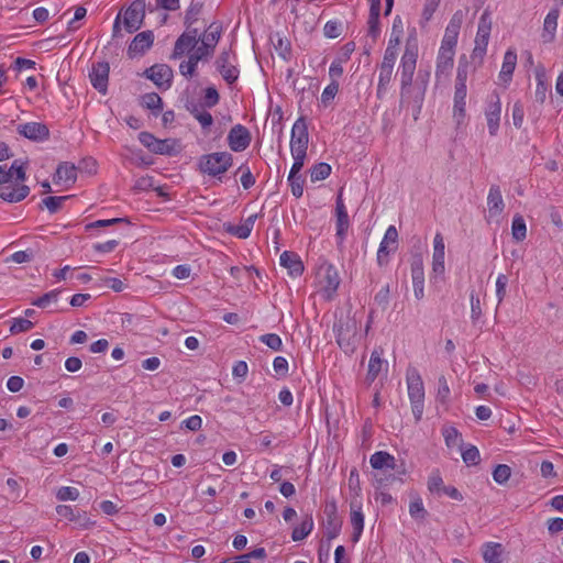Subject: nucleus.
I'll return each mask as SVG.
<instances>
[{
    "instance_id": "nucleus-49",
    "label": "nucleus",
    "mask_w": 563,
    "mask_h": 563,
    "mask_svg": "<svg viewBox=\"0 0 563 563\" xmlns=\"http://www.w3.org/2000/svg\"><path fill=\"white\" fill-rule=\"evenodd\" d=\"M445 485L443 484V479H442V476L440 474V471L439 470H434L429 478H428V489L432 493V494H441L443 487Z\"/></svg>"
},
{
    "instance_id": "nucleus-20",
    "label": "nucleus",
    "mask_w": 563,
    "mask_h": 563,
    "mask_svg": "<svg viewBox=\"0 0 563 563\" xmlns=\"http://www.w3.org/2000/svg\"><path fill=\"white\" fill-rule=\"evenodd\" d=\"M335 217H336V238L339 240V244H342L346 232L350 227V219L346 211V207L344 205L343 198H342V189L339 191L335 200Z\"/></svg>"
},
{
    "instance_id": "nucleus-64",
    "label": "nucleus",
    "mask_w": 563,
    "mask_h": 563,
    "mask_svg": "<svg viewBox=\"0 0 563 563\" xmlns=\"http://www.w3.org/2000/svg\"><path fill=\"white\" fill-rule=\"evenodd\" d=\"M238 172H242L241 184L244 189H250L255 184V177L247 166H240Z\"/></svg>"
},
{
    "instance_id": "nucleus-10",
    "label": "nucleus",
    "mask_w": 563,
    "mask_h": 563,
    "mask_svg": "<svg viewBox=\"0 0 563 563\" xmlns=\"http://www.w3.org/2000/svg\"><path fill=\"white\" fill-rule=\"evenodd\" d=\"M501 117V102L499 95L494 91L488 96L487 106L485 108V118L487 121L488 132L492 136L497 135Z\"/></svg>"
},
{
    "instance_id": "nucleus-59",
    "label": "nucleus",
    "mask_w": 563,
    "mask_h": 563,
    "mask_svg": "<svg viewBox=\"0 0 563 563\" xmlns=\"http://www.w3.org/2000/svg\"><path fill=\"white\" fill-rule=\"evenodd\" d=\"M78 496V489L70 486H63L56 493V498L60 501L76 500Z\"/></svg>"
},
{
    "instance_id": "nucleus-33",
    "label": "nucleus",
    "mask_w": 563,
    "mask_h": 563,
    "mask_svg": "<svg viewBox=\"0 0 563 563\" xmlns=\"http://www.w3.org/2000/svg\"><path fill=\"white\" fill-rule=\"evenodd\" d=\"M394 67L379 65L378 66V84L376 96L378 99H383L387 92L389 84L393 79Z\"/></svg>"
},
{
    "instance_id": "nucleus-25",
    "label": "nucleus",
    "mask_w": 563,
    "mask_h": 563,
    "mask_svg": "<svg viewBox=\"0 0 563 563\" xmlns=\"http://www.w3.org/2000/svg\"><path fill=\"white\" fill-rule=\"evenodd\" d=\"M279 263L292 277H298L303 273V264L299 255L294 252L284 251L280 255Z\"/></svg>"
},
{
    "instance_id": "nucleus-63",
    "label": "nucleus",
    "mask_w": 563,
    "mask_h": 563,
    "mask_svg": "<svg viewBox=\"0 0 563 563\" xmlns=\"http://www.w3.org/2000/svg\"><path fill=\"white\" fill-rule=\"evenodd\" d=\"M389 294H390V287L389 285H385L380 288V290L375 295V302L382 307L383 309H386L389 303Z\"/></svg>"
},
{
    "instance_id": "nucleus-9",
    "label": "nucleus",
    "mask_w": 563,
    "mask_h": 563,
    "mask_svg": "<svg viewBox=\"0 0 563 563\" xmlns=\"http://www.w3.org/2000/svg\"><path fill=\"white\" fill-rule=\"evenodd\" d=\"M145 0H134L124 11L123 24L129 33H134L142 27L145 18Z\"/></svg>"
},
{
    "instance_id": "nucleus-35",
    "label": "nucleus",
    "mask_w": 563,
    "mask_h": 563,
    "mask_svg": "<svg viewBox=\"0 0 563 563\" xmlns=\"http://www.w3.org/2000/svg\"><path fill=\"white\" fill-rule=\"evenodd\" d=\"M256 218V214H252L242 224L229 225L227 231L239 239H246L253 230Z\"/></svg>"
},
{
    "instance_id": "nucleus-48",
    "label": "nucleus",
    "mask_w": 563,
    "mask_h": 563,
    "mask_svg": "<svg viewBox=\"0 0 563 563\" xmlns=\"http://www.w3.org/2000/svg\"><path fill=\"white\" fill-rule=\"evenodd\" d=\"M68 198V196H49L42 200V206H44L51 213H56L62 208L63 202Z\"/></svg>"
},
{
    "instance_id": "nucleus-28",
    "label": "nucleus",
    "mask_w": 563,
    "mask_h": 563,
    "mask_svg": "<svg viewBox=\"0 0 563 563\" xmlns=\"http://www.w3.org/2000/svg\"><path fill=\"white\" fill-rule=\"evenodd\" d=\"M487 207L489 217H498L505 209L501 190L498 185H492L487 196Z\"/></svg>"
},
{
    "instance_id": "nucleus-18",
    "label": "nucleus",
    "mask_w": 563,
    "mask_h": 563,
    "mask_svg": "<svg viewBox=\"0 0 563 563\" xmlns=\"http://www.w3.org/2000/svg\"><path fill=\"white\" fill-rule=\"evenodd\" d=\"M16 131L20 135L33 142H43L49 139L48 126L41 122H27L19 124Z\"/></svg>"
},
{
    "instance_id": "nucleus-40",
    "label": "nucleus",
    "mask_w": 563,
    "mask_h": 563,
    "mask_svg": "<svg viewBox=\"0 0 563 563\" xmlns=\"http://www.w3.org/2000/svg\"><path fill=\"white\" fill-rule=\"evenodd\" d=\"M511 234L514 240L521 242L527 238V225L521 214H516L512 219Z\"/></svg>"
},
{
    "instance_id": "nucleus-53",
    "label": "nucleus",
    "mask_w": 563,
    "mask_h": 563,
    "mask_svg": "<svg viewBox=\"0 0 563 563\" xmlns=\"http://www.w3.org/2000/svg\"><path fill=\"white\" fill-rule=\"evenodd\" d=\"M220 96L218 90L214 87H207L205 89V95L202 99V106L203 108H213L219 103Z\"/></svg>"
},
{
    "instance_id": "nucleus-36",
    "label": "nucleus",
    "mask_w": 563,
    "mask_h": 563,
    "mask_svg": "<svg viewBox=\"0 0 563 563\" xmlns=\"http://www.w3.org/2000/svg\"><path fill=\"white\" fill-rule=\"evenodd\" d=\"M203 3L200 1L192 0L190 5L186 10L184 18V25L186 29H195L194 24H196L202 13Z\"/></svg>"
},
{
    "instance_id": "nucleus-14",
    "label": "nucleus",
    "mask_w": 563,
    "mask_h": 563,
    "mask_svg": "<svg viewBox=\"0 0 563 563\" xmlns=\"http://www.w3.org/2000/svg\"><path fill=\"white\" fill-rule=\"evenodd\" d=\"M398 245V232L395 225H389L384 234L377 251V263L384 266L388 263V256L396 251Z\"/></svg>"
},
{
    "instance_id": "nucleus-19",
    "label": "nucleus",
    "mask_w": 563,
    "mask_h": 563,
    "mask_svg": "<svg viewBox=\"0 0 563 563\" xmlns=\"http://www.w3.org/2000/svg\"><path fill=\"white\" fill-rule=\"evenodd\" d=\"M109 71L110 66L108 63L98 62L92 64L91 71L89 74L92 87L102 95H106L108 91Z\"/></svg>"
},
{
    "instance_id": "nucleus-54",
    "label": "nucleus",
    "mask_w": 563,
    "mask_h": 563,
    "mask_svg": "<svg viewBox=\"0 0 563 563\" xmlns=\"http://www.w3.org/2000/svg\"><path fill=\"white\" fill-rule=\"evenodd\" d=\"M34 327V323L24 318H15L12 320V324L10 327L11 334H18L21 332H27Z\"/></svg>"
},
{
    "instance_id": "nucleus-51",
    "label": "nucleus",
    "mask_w": 563,
    "mask_h": 563,
    "mask_svg": "<svg viewBox=\"0 0 563 563\" xmlns=\"http://www.w3.org/2000/svg\"><path fill=\"white\" fill-rule=\"evenodd\" d=\"M510 475L511 468L506 464H498L493 472V478L499 485L506 484Z\"/></svg>"
},
{
    "instance_id": "nucleus-11",
    "label": "nucleus",
    "mask_w": 563,
    "mask_h": 563,
    "mask_svg": "<svg viewBox=\"0 0 563 563\" xmlns=\"http://www.w3.org/2000/svg\"><path fill=\"white\" fill-rule=\"evenodd\" d=\"M144 76L152 80L158 89L167 90L172 86L174 73L166 64H155L145 69Z\"/></svg>"
},
{
    "instance_id": "nucleus-2",
    "label": "nucleus",
    "mask_w": 563,
    "mask_h": 563,
    "mask_svg": "<svg viewBox=\"0 0 563 563\" xmlns=\"http://www.w3.org/2000/svg\"><path fill=\"white\" fill-rule=\"evenodd\" d=\"M308 143V126L305 118L300 117L296 120L291 129L290 152L294 158V164L289 172L290 178H294V175L300 174V170L305 165Z\"/></svg>"
},
{
    "instance_id": "nucleus-41",
    "label": "nucleus",
    "mask_w": 563,
    "mask_h": 563,
    "mask_svg": "<svg viewBox=\"0 0 563 563\" xmlns=\"http://www.w3.org/2000/svg\"><path fill=\"white\" fill-rule=\"evenodd\" d=\"M331 166L328 163H318L310 169V179L312 183L324 180L331 174Z\"/></svg>"
},
{
    "instance_id": "nucleus-1",
    "label": "nucleus",
    "mask_w": 563,
    "mask_h": 563,
    "mask_svg": "<svg viewBox=\"0 0 563 563\" xmlns=\"http://www.w3.org/2000/svg\"><path fill=\"white\" fill-rule=\"evenodd\" d=\"M221 36V26L214 23L210 24L201 37V45L198 46L179 65V71L185 77L194 76L198 63L208 56H211Z\"/></svg>"
},
{
    "instance_id": "nucleus-27",
    "label": "nucleus",
    "mask_w": 563,
    "mask_h": 563,
    "mask_svg": "<svg viewBox=\"0 0 563 563\" xmlns=\"http://www.w3.org/2000/svg\"><path fill=\"white\" fill-rule=\"evenodd\" d=\"M371 466L374 470H396L399 474H405V468L397 470L395 457L385 451H378L372 454L369 459Z\"/></svg>"
},
{
    "instance_id": "nucleus-13",
    "label": "nucleus",
    "mask_w": 563,
    "mask_h": 563,
    "mask_svg": "<svg viewBox=\"0 0 563 563\" xmlns=\"http://www.w3.org/2000/svg\"><path fill=\"white\" fill-rule=\"evenodd\" d=\"M338 345L345 352L351 353L354 351L355 345L353 338L355 335V327L350 321L340 320L334 323L333 328Z\"/></svg>"
},
{
    "instance_id": "nucleus-46",
    "label": "nucleus",
    "mask_w": 563,
    "mask_h": 563,
    "mask_svg": "<svg viewBox=\"0 0 563 563\" xmlns=\"http://www.w3.org/2000/svg\"><path fill=\"white\" fill-rule=\"evenodd\" d=\"M409 514L416 520H423L428 516V511L426 510L422 499L417 497L412 499L409 504Z\"/></svg>"
},
{
    "instance_id": "nucleus-15",
    "label": "nucleus",
    "mask_w": 563,
    "mask_h": 563,
    "mask_svg": "<svg viewBox=\"0 0 563 563\" xmlns=\"http://www.w3.org/2000/svg\"><path fill=\"white\" fill-rule=\"evenodd\" d=\"M201 40L198 29H186V31L175 42L172 58L176 59L181 57L186 52L194 51Z\"/></svg>"
},
{
    "instance_id": "nucleus-23",
    "label": "nucleus",
    "mask_w": 563,
    "mask_h": 563,
    "mask_svg": "<svg viewBox=\"0 0 563 563\" xmlns=\"http://www.w3.org/2000/svg\"><path fill=\"white\" fill-rule=\"evenodd\" d=\"M445 257V245L443 236L440 232L434 235L433 239V255H432V272L435 275H443L445 271L444 266Z\"/></svg>"
},
{
    "instance_id": "nucleus-4",
    "label": "nucleus",
    "mask_w": 563,
    "mask_h": 563,
    "mask_svg": "<svg viewBox=\"0 0 563 563\" xmlns=\"http://www.w3.org/2000/svg\"><path fill=\"white\" fill-rule=\"evenodd\" d=\"M30 194L29 186L13 180L12 168L0 165V198L7 202L15 203L25 199Z\"/></svg>"
},
{
    "instance_id": "nucleus-42",
    "label": "nucleus",
    "mask_w": 563,
    "mask_h": 563,
    "mask_svg": "<svg viewBox=\"0 0 563 563\" xmlns=\"http://www.w3.org/2000/svg\"><path fill=\"white\" fill-rule=\"evenodd\" d=\"M379 14L380 9H369V15H368V35L375 41L379 34H380V27H379Z\"/></svg>"
},
{
    "instance_id": "nucleus-47",
    "label": "nucleus",
    "mask_w": 563,
    "mask_h": 563,
    "mask_svg": "<svg viewBox=\"0 0 563 563\" xmlns=\"http://www.w3.org/2000/svg\"><path fill=\"white\" fill-rule=\"evenodd\" d=\"M442 434L444 437L445 444L449 448H453L457 444H462V435L459 430L454 427H446L443 429Z\"/></svg>"
},
{
    "instance_id": "nucleus-12",
    "label": "nucleus",
    "mask_w": 563,
    "mask_h": 563,
    "mask_svg": "<svg viewBox=\"0 0 563 563\" xmlns=\"http://www.w3.org/2000/svg\"><path fill=\"white\" fill-rule=\"evenodd\" d=\"M232 57L234 53L231 49H224L216 60L217 70L229 85L234 84L240 75L238 67L231 63Z\"/></svg>"
},
{
    "instance_id": "nucleus-3",
    "label": "nucleus",
    "mask_w": 563,
    "mask_h": 563,
    "mask_svg": "<svg viewBox=\"0 0 563 563\" xmlns=\"http://www.w3.org/2000/svg\"><path fill=\"white\" fill-rule=\"evenodd\" d=\"M418 59V44L416 37H409L400 59V95L409 93Z\"/></svg>"
},
{
    "instance_id": "nucleus-60",
    "label": "nucleus",
    "mask_w": 563,
    "mask_h": 563,
    "mask_svg": "<svg viewBox=\"0 0 563 563\" xmlns=\"http://www.w3.org/2000/svg\"><path fill=\"white\" fill-rule=\"evenodd\" d=\"M397 59V48L393 45V38H389L380 65L394 67Z\"/></svg>"
},
{
    "instance_id": "nucleus-8",
    "label": "nucleus",
    "mask_w": 563,
    "mask_h": 563,
    "mask_svg": "<svg viewBox=\"0 0 563 563\" xmlns=\"http://www.w3.org/2000/svg\"><path fill=\"white\" fill-rule=\"evenodd\" d=\"M492 31L490 12L486 9L478 22L477 33L475 37V47L472 53L473 58L483 59L486 54L487 45Z\"/></svg>"
},
{
    "instance_id": "nucleus-61",
    "label": "nucleus",
    "mask_w": 563,
    "mask_h": 563,
    "mask_svg": "<svg viewBox=\"0 0 563 563\" xmlns=\"http://www.w3.org/2000/svg\"><path fill=\"white\" fill-rule=\"evenodd\" d=\"M78 528L80 529H90L96 525V521L92 520L86 511H77L75 515V519L73 520Z\"/></svg>"
},
{
    "instance_id": "nucleus-62",
    "label": "nucleus",
    "mask_w": 563,
    "mask_h": 563,
    "mask_svg": "<svg viewBox=\"0 0 563 563\" xmlns=\"http://www.w3.org/2000/svg\"><path fill=\"white\" fill-rule=\"evenodd\" d=\"M512 123L517 129H520L523 123L525 109L520 101H516L512 106Z\"/></svg>"
},
{
    "instance_id": "nucleus-30",
    "label": "nucleus",
    "mask_w": 563,
    "mask_h": 563,
    "mask_svg": "<svg viewBox=\"0 0 563 563\" xmlns=\"http://www.w3.org/2000/svg\"><path fill=\"white\" fill-rule=\"evenodd\" d=\"M77 179V168L74 164L63 162L57 166L54 175L55 184H74Z\"/></svg>"
},
{
    "instance_id": "nucleus-50",
    "label": "nucleus",
    "mask_w": 563,
    "mask_h": 563,
    "mask_svg": "<svg viewBox=\"0 0 563 563\" xmlns=\"http://www.w3.org/2000/svg\"><path fill=\"white\" fill-rule=\"evenodd\" d=\"M59 294L60 290L58 289L51 290L44 294L43 296L34 299L31 303L38 308H46L51 302H56L58 300Z\"/></svg>"
},
{
    "instance_id": "nucleus-21",
    "label": "nucleus",
    "mask_w": 563,
    "mask_h": 563,
    "mask_svg": "<svg viewBox=\"0 0 563 563\" xmlns=\"http://www.w3.org/2000/svg\"><path fill=\"white\" fill-rule=\"evenodd\" d=\"M320 275L322 276L320 282L322 289L327 297L331 298L340 285L338 271L332 264H327L320 268Z\"/></svg>"
},
{
    "instance_id": "nucleus-44",
    "label": "nucleus",
    "mask_w": 563,
    "mask_h": 563,
    "mask_svg": "<svg viewBox=\"0 0 563 563\" xmlns=\"http://www.w3.org/2000/svg\"><path fill=\"white\" fill-rule=\"evenodd\" d=\"M141 103L143 107L157 112L162 111L163 109V100L156 92L143 95Z\"/></svg>"
},
{
    "instance_id": "nucleus-16",
    "label": "nucleus",
    "mask_w": 563,
    "mask_h": 563,
    "mask_svg": "<svg viewBox=\"0 0 563 563\" xmlns=\"http://www.w3.org/2000/svg\"><path fill=\"white\" fill-rule=\"evenodd\" d=\"M228 145L233 152L245 151L252 141L250 131L242 124H235L228 134Z\"/></svg>"
},
{
    "instance_id": "nucleus-34",
    "label": "nucleus",
    "mask_w": 563,
    "mask_h": 563,
    "mask_svg": "<svg viewBox=\"0 0 563 563\" xmlns=\"http://www.w3.org/2000/svg\"><path fill=\"white\" fill-rule=\"evenodd\" d=\"M351 525L353 528L352 541L357 542L364 529V515L361 506L355 508L354 504L351 505Z\"/></svg>"
},
{
    "instance_id": "nucleus-56",
    "label": "nucleus",
    "mask_w": 563,
    "mask_h": 563,
    "mask_svg": "<svg viewBox=\"0 0 563 563\" xmlns=\"http://www.w3.org/2000/svg\"><path fill=\"white\" fill-rule=\"evenodd\" d=\"M462 459L467 465H477L481 461L478 449L474 445H470L462 451Z\"/></svg>"
},
{
    "instance_id": "nucleus-37",
    "label": "nucleus",
    "mask_w": 563,
    "mask_h": 563,
    "mask_svg": "<svg viewBox=\"0 0 563 563\" xmlns=\"http://www.w3.org/2000/svg\"><path fill=\"white\" fill-rule=\"evenodd\" d=\"M313 529V519L311 515H306L302 521L294 528L291 539L294 541H302L307 538Z\"/></svg>"
},
{
    "instance_id": "nucleus-6",
    "label": "nucleus",
    "mask_w": 563,
    "mask_h": 563,
    "mask_svg": "<svg viewBox=\"0 0 563 563\" xmlns=\"http://www.w3.org/2000/svg\"><path fill=\"white\" fill-rule=\"evenodd\" d=\"M408 396L411 402L415 419L419 421L423 413L424 386L417 369H409L407 373Z\"/></svg>"
},
{
    "instance_id": "nucleus-57",
    "label": "nucleus",
    "mask_w": 563,
    "mask_h": 563,
    "mask_svg": "<svg viewBox=\"0 0 563 563\" xmlns=\"http://www.w3.org/2000/svg\"><path fill=\"white\" fill-rule=\"evenodd\" d=\"M288 183L291 189V194L296 198H300L303 194V185H305V178L302 175L297 174L294 175V178H290V175H288Z\"/></svg>"
},
{
    "instance_id": "nucleus-31",
    "label": "nucleus",
    "mask_w": 563,
    "mask_h": 563,
    "mask_svg": "<svg viewBox=\"0 0 563 563\" xmlns=\"http://www.w3.org/2000/svg\"><path fill=\"white\" fill-rule=\"evenodd\" d=\"M382 349H375L371 354L366 375L368 383H373L377 378L384 366L387 368V363L382 358Z\"/></svg>"
},
{
    "instance_id": "nucleus-5",
    "label": "nucleus",
    "mask_w": 563,
    "mask_h": 563,
    "mask_svg": "<svg viewBox=\"0 0 563 563\" xmlns=\"http://www.w3.org/2000/svg\"><path fill=\"white\" fill-rule=\"evenodd\" d=\"M233 164V156L228 152H216L202 155L199 158V170L212 177L222 180L224 174Z\"/></svg>"
},
{
    "instance_id": "nucleus-38",
    "label": "nucleus",
    "mask_w": 563,
    "mask_h": 563,
    "mask_svg": "<svg viewBox=\"0 0 563 563\" xmlns=\"http://www.w3.org/2000/svg\"><path fill=\"white\" fill-rule=\"evenodd\" d=\"M503 545L500 543H486L483 550L485 563H501Z\"/></svg>"
},
{
    "instance_id": "nucleus-26",
    "label": "nucleus",
    "mask_w": 563,
    "mask_h": 563,
    "mask_svg": "<svg viewBox=\"0 0 563 563\" xmlns=\"http://www.w3.org/2000/svg\"><path fill=\"white\" fill-rule=\"evenodd\" d=\"M454 54L455 49L440 47L437 57V78H441L442 76L449 75L450 70L453 67Z\"/></svg>"
},
{
    "instance_id": "nucleus-52",
    "label": "nucleus",
    "mask_w": 563,
    "mask_h": 563,
    "mask_svg": "<svg viewBox=\"0 0 563 563\" xmlns=\"http://www.w3.org/2000/svg\"><path fill=\"white\" fill-rule=\"evenodd\" d=\"M460 31L446 26L440 47L455 49Z\"/></svg>"
},
{
    "instance_id": "nucleus-39",
    "label": "nucleus",
    "mask_w": 563,
    "mask_h": 563,
    "mask_svg": "<svg viewBox=\"0 0 563 563\" xmlns=\"http://www.w3.org/2000/svg\"><path fill=\"white\" fill-rule=\"evenodd\" d=\"M266 558V550L264 548H256L247 553L235 556L234 561L224 560L221 563H252L251 560L264 561Z\"/></svg>"
},
{
    "instance_id": "nucleus-45",
    "label": "nucleus",
    "mask_w": 563,
    "mask_h": 563,
    "mask_svg": "<svg viewBox=\"0 0 563 563\" xmlns=\"http://www.w3.org/2000/svg\"><path fill=\"white\" fill-rule=\"evenodd\" d=\"M410 268L412 283L424 282L423 261L420 255L412 257Z\"/></svg>"
},
{
    "instance_id": "nucleus-24",
    "label": "nucleus",
    "mask_w": 563,
    "mask_h": 563,
    "mask_svg": "<svg viewBox=\"0 0 563 563\" xmlns=\"http://www.w3.org/2000/svg\"><path fill=\"white\" fill-rule=\"evenodd\" d=\"M467 86L454 85V103H453V118L457 124H461L465 118Z\"/></svg>"
},
{
    "instance_id": "nucleus-7",
    "label": "nucleus",
    "mask_w": 563,
    "mask_h": 563,
    "mask_svg": "<svg viewBox=\"0 0 563 563\" xmlns=\"http://www.w3.org/2000/svg\"><path fill=\"white\" fill-rule=\"evenodd\" d=\"M139 141L143 146H145L150 152L159 155L174 156L179 151L176 148L178 145L177 140L175 139H157L150 132H141L139 134Z\"/></svg>"
},
{
    "instance_id": "nucleus-43",
    "label": "nucleus",
    "mask_w": 563,
    "mask_h": 563,
    "mask_svg": "<svg viewBox=\"0 0 563 563\" xmlns=\"http://www.w3.org/2000/svg\"><path fill=\"white\" fill-rule=\"evenodd\" d=\"M470 68H471V65H470V62L467 60L466 56L465 55L461 56L459 59V65H457V69H456L455 84L466 85Z\"/></svg>"
},
{
    "instance_id": "nucleus-55",
    "label": "nucleus",
    "mask_w": 563,
    "mask_h": 563,
    "mask_svg": "<svg viewBox=\"0 0 563 563\" xmlns=\"http://www.w3.org/2000/svg\"><path fill=\"white\" fill-rule=\"evenodd\" d=\"M260 341L273 351H282L283 341L278 334L267 333L260 336Z\"/></svg>"
},
{
    "instance_id": "nucleus-22",
    "label": "nucleus",
    "mask_w": 563,
    "mask_h": 563,
    "mask_svg": "<svg viewBox=\"0 0 563 563\" xmlns=\"http://www.w3.org/2000/svg\"><path fill=\"white\" fill-rule=\"evenodd\" d=\"M154 42V34L152 31H144L134 36L128 47V55L130 58L136 55H142L147 51Z\"/></svg>"
},
{
    "instance_id": "nucleus-32",
    "label": "nucleus",
    "mask_w": 563,
    "mask_h": 563,
    "mask_svg": "<svg viewBox=\"0 0 563 563\" xmlns=\"http://www.w3.org/2000/svg\"><path fill=\"white\" fill-rule=\"evenodd\" d=\"M516 65H517V53L514 49H508L504 55V60H503L501 69L499 73V79L504 84H508L511 80Z\"/></svg>"
},
{
    "instance_id": "nucleus-58",
    "label": "nucleus",
    "mask_w": 563,
    "mask_h": 563,
    "mask_svg": "<svg viewBox=\"0 0 563 563\" xmlns=\"http://www.w3.org/2000/svg\"><path fill=\"white\" fill-rule=\"evenodd\" d=\"M339 91V81L332 80L322 91L321 102L328 106L336 96Z\"/></svg>"
},
{
    "instance_id": "nucleus-17",
    "label": "nucleus",
    "mask_w": 563,
    "mask_h": 563,
    "mask_svg": "<svg viewBox=\"0 0 563 563\" xmlns=\"http://www.w3.org/2000/svg\"><path fill=\"white\" fill-rule=\"evenodd\" d=\"M324 516V536L328 540H333L340 534L342 528V520L338 516L335 503L325 504Z\"/></svg>"
},
{
    "instance_id": "nucleus-29",
    "label": "nucleus",
    "mask_w": 563,
    "mask_h": 563,
    "mask_svg": "<svg viewBox=\"0 0 563 563\" xmlns=\"http://www.w3.org/2000/svg\"><path fill=\"white\" fill-rule=\"evenodd\" d=\"M560 15V9L553 8L549 11L544 19L542 40L544 43H551L555 38V31L558 26V19Z\"/></svg>"
}]
</instances>
